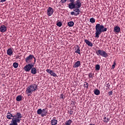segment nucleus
Wrapping results in <instances>:
<instances>
[{
	"label": "nucleus",
	"instance_id": "obj_1",
	"mask_svg": "<svg viewBox=\"0 0 125 125\" xmlns=\"http://www.w3.org/2000/svg\"><path fill=\"white\" fill-rule=\"evenodd\" d=\"M82 6V0H77L74 3L71 4V7L70 9H73V12H70L71 15L78 16L81 12V7Z\"/></svg>",
	"mask_w": 125,
	"mask_h": 125
},
{
	"label": "nucleus",
	"instance_id": "obj_2",
	"mask_svg": "<svg viewBox=\"0 0 125 125\" xmlns=\"http://www.w3.org/2000/svg\"><path fill=\"white\" fill-rule=\"evenodd\" d=\"M96 33L95 38H99V35L101 33L107 32V28H104V25L100 24V23H97L95 26Z\"/></svg>",
	"mask_w": 125,
	"mask_h": 125
},
{
	"label": "nucleus",
	"instance_id": "obj_3",
	"mask_svg": "<svg viewBox=\"0 0 125 125\" xmlns=\"http://www.w3.org/2000/svg\"><path fill=\"white\" fill-rule=\"evenodd\" d=\"M22 114L20 112H17L16 115H13V114L9 111L7 113V115L6 116L7 119L8 120H11V119H14V120H17L18 119H22Z\"/></svg>",
	"mask_w": 125,
	"mask_h": 125
},
{
	"label": "nucleus",
	"instance_id": "obj_4",
	"mask_svg": "<svg viewBox=\"0 0 125 125\" xmlns=\"http://www.w3.org/2000/svg\"><path fill=\"white\" fill-rule=\"evenodd\" d=\"M38 89V85L36 84H31L26 88V92L27 94H32L34 91Z\"/></svg>",
	"mask_w": 125,
	"mask_h": 125
},
{
	"label": "nucleus",
	"instance_id": "obj_5",
	"mask_svg": "<svg viewBox=\"0 0 125 125\" xmlns=\"http://www.w3.org/2000/svg\"><path fill=\"white\" fill-rule=\"evenodd\" d=\"M96 53L98 56H102V57H104V58H107L109 56L108 53L103 50H98L96 51Z\"/></svg>",
	"mask_w": 125,
	"mask_h": 125
},
{
	"label": "nucleus",
	"instance_id": "obj_6",
	"mask_svg": "<svg viewBox=\"0 0 125 125\" xmlns=\"http://www.w3.org/2000/svg\"><path fill=\"white\" fill-rule=\"evenodd\" d=\"M33 67H34V64L32 63H28L26 64V65L24 67L23 69L25 72H29V71H31Z\"/></svg>",
	"mask_w": 125,
	"mask_h": 125
},
{
	"label": "nucleus",
	"instance_id": "obj_7",
	"mask_svg": "<svg viewBox=\"0 0 125 125\" xmlns=\"http://www.w3.org/2000/svg\"><path fill=\"white\" fill-rule=\"evenodd\" d=\"M21 118H17V119H12L11 123L9 125H18L20 124V121H21Z\"/></svg>",
	"mask_w": 125,
	"mask_h": 125
},
{
	"label": "nucleus",
	"instance_id": "obj_8",
	"mask_svg": "<svg viewBox=\"0 0 125 125\" xmlns=\"http://www.w3.org/2000/svg\"><path fill=\"white\" fill-rule=\"evenodd\" d=\"M33 58H35V56L31 54L29 55L25 59L26 63H31V62H32V60L33 59Z\"/></svg>",
	"mask_w": 125,
	"mask_h": 125
},
{
	"label": "nucleus",
	"instance_id": "obj_9",
	"mask_svg": "<svg viewBox=\"0 0 125 125\" xmlns=\"http://www.w3.org/2000/svg\"><path fill=\"white\" fill-rule=\"evenodd\" d=\"M53 12H54V11H53V8L52 7H49L47 9V15L48 16H51L52 14H53Z\"/></svg>",
	"mask_w": 125,
	"mask_h": 125
},
{
	"label": "nucleus",
	"instance_id": "obj_10",
	"mask_svg": "<svg viewBox=\"0 0 125 125\" xmlns=\"http://www.w3.org/2000/svg\"><path fill=\"white\" fill-rule=\"evenodd\" d=\"M46 72H47V73H48V74H50V75L52 77H54L55 78H56V77H57V74L53 72V70H51L49 69H47L46 70Z\"/></svg>",
	"mask_w": 125,
	"mask_h": 125
},
{
	"label": "nucleus",
	"instance_id": "obj_11",
	"mask_svg": "<svg viewBox=\"0 0 125 125\" xmlns=\"http://www.w3.org/2000/svg\"><path fill=\"white\" fill-rule=\"evenodd\" d=\"M7 31V28L4 25H2L0 27V32L1 33H5Z\"/></svg>",
	"mask_w": 125,
	"mask_h": 125
},
{
	"label": "nucleus",
	"instance_id": "obj_12",
	"mask_svg": "<svg viewBox=\"0 0 125 125\" xmlns=\"http://www.w3.org/2000/svg\"><path fill=\"white\" fill-rule=\"evenodd\" d=\"M80 48V47L79 45H76L74 49L75 53H78V54L81 55V49Z\"/></svg>",
	"mask_w": 125,
	"mask_h": 125
},
{
	"label": "nucleus",
	"instance_id": "obj_13",
	"mask_svg": "<svg viewBox=\"0 0 125 125\" xmlns=\"http://www.w3.org/2000/svg\"><path fill=\"white\" fill-rule=\"evenodd\" d=\"M113 32L114 33H120L121 32V27L120 26H115L113 29Z\"/></svg>",
	"mask_w": 125,
	"mask_h": 125
},
{
	"label": "nucleus",
	"instance_id": "obj_14",
	"mask_svg": "<svg viewBox=\"0 0 125 125\" xmlns=\"http://www.w3.org/2000/svg\"><path fill=\"white\" fill-rule=\"evenodd\" d=\"M7 54L9 56H11L12 54H13V51L12 50V48H10L7 49Z\"/></svg>",
	"mask_w": 125,
	"mask_h": 125
},
{
	"label": "nucleus",
	"instance_id": "obj_15",
	"mask_svg": "<svg viewBox=\"0 0 125 125\" xmlns=\"http://www.w3.org/2000/svg\"><path fill=\"white\" fill-rule=\"evenodd\" d=\"M58 121L56 120V117H53V120L51 121V124L52 125H57Z\"/></svg>",
	"mask_w": 125,
	"mask_h": 125
},
{
	"label": "nucleus",
	"instance_id": "obj_16",
	"mask_svg": "<svg viewBox=\"0 0 125 125\" xmlns=\"http://www.w3.org/2000/svg\"><path fill=\"white\" fill-rule=\"evenodd\" d=\"M81 66V61H77L73 65V68H79Z\"/></svg>",
	"mask_w": 125,
	"mask_h": 125
},
{
	"label": "nucleus",
	"instance_id": "obj_17",
	"mask_svg": "<svg viewBox=\"0 0 125 125\" xmlns=\"http://www.w3.org/2000/svg\"><path fill=\"white\" fill-rule=\"evenodd\" d=\"M46 109H47V108L42 109V114H41V117H44L46 116V114H47V110H46Z\"/></svg>",
	"mask_w": 125,
	"mask_h": 125
},
{
	"label": "nucleus",
	"instance_id": "obj_18",
	"mask_svg": "<svg viewBox=\"0 0 125 125\" xmlns=\"http://www.w3.org/2000/svg\"><path fill=\"white\" fill-rule=\"evenodd\" d=\"M84 42H85V43H86L88 46H90L91 47L93 46V44H92L91 42L86 39L84 40Z\"/></svg>",
	"mask_w": 125,
	"mask_h": 125
},
{
	"label": "nucleus",
	"instance_id": "obj_19",
	"mask_svg": "<svg viewBox=\"0 0 125 125\" xmlns=\"http://www.w3.org/2000/svg\"><path fill=\"white\" fill-rule=\"evenodd\" d=\"M30 72L32 75H36L37 74V68L36 67H32Z\"/></svg>",
	"mask_w": 125,
	"mask_h": 125
},
{
	"label": "nucleus",
	"instance_id": "obj_20",
	"mask_svg": "<svg viewBox=\"0 0 125 125\" xmlns=\"http://www.w3.org/2000/svg\"><path fill=\"white\" fill-rule=\"evenodd\" d=\"M72 123H73V121H72V120L69 119L66 121L65 123V125H72Z\"/></svg>",
	"mask_w": 125,
	"mask_h": 125
},
{
	"label": "nucleus",
	"instance_id": "obj_21",
	"mask_svg": "<svg viewBox=\"0 0 125 125\" xmlns=\"http://www.w3.org/2000/svg\"><path fill=\"white\" fill-rule=\"evenodd\" d=\"M22 100V96L21 95H18L16 97V101H18V102H20Z\"/></svg>",
	"mask_w": 125,
	"mask_h": 125
},
{
	"label": "nucleus",
	"instance_id": "obj_22",
	"mask_svg": "<svg viewBox=\"0 0 125 125\" xmlns=\"http://www.w3.org/2000/svg\"><path fill=\"white\" fill-rule=\"evenodd\" d=\"M69 1H70V2H71V3H70L69 4V5H68V7H69V9H70V8L72 7V6H71V5H72V4L75 3V0H69Z\"/></svg>",
	"mask_w": 125,
	"mask_h": 125
},
{
	"label": "nucleus",
	"instance_id": "obj_23",
	"mask_svg": "<svg viewBox=\"0 0 125 125\" xmlns=\"http://www.w3.org/2000/svg\"><path fill=\"white\" fill-rule=\"evenodd\" d=\"M94 93L95 95H99L100 94V91L98 89H97L94 91Z\"/></svg>",
	"mask_w": 125,
	"mask_h": 125
},
{
	"label": "nucleus",
	"instance_id": "obj_24",
	"mask_svg": "<svg viewBox=\"0 0 125 125\" xmlns=\"http://www.w3.org/2000/svg\"><path fill=\"white\" fill-rule=\"evenodd\" d=\"M68 26H69V27H73V26H74V22L72 21L68 22Z\"/></svg>",
	"mask_w": 125,
	"mask_h": 125
},
{
	"label": "nucleus",
	"instance_id": "obj_25",
	"mask_svg": "<svg viewBox=\"0 0 125 125\" xmlns=\"http://www.w3.org/2000/svg\"><path fill=\"white\" fill-rule=\"evenodd\" d=\"M42 110L41 108H39L37 110V114L38 115H42Z\"/></svg>",
	"mask_w": 125,
	"mask_h": 125
},
{
	"label": "nucleus",
	"instance_id": "obj_26",
	"mask_svg": "<svg viewBox=\"0 0 125 125\" xmlns=\"http://www.w3.org/2000/svg\"><path fill=\"white\" fill-rule=\"evenodd\" d=\"M89 84H88V83L87 82H84V84H83V86L84 87H85V88H88V86H89Z\"/></svg>",
	"mask_w": 125,
	"mask_h": 125
},
{
	"label": "nucleus",
	"instance_id": "obj_27",
	"mask_svg": "<svg viewBox=\"0 0 125 125\" xmlns=\"http://www.w3.org/2000/svg\"><path fill=\"white\" fill-rule=\"evenodd\" d=\"M109 121H110V119H109V118H106V117H104V123H108V122H109Z\"/></svg>",
	"mask_w": 125,
	"mask_h": 125
},
{
	"label": "nucleus",
	"instance_id": "obj_28",
	"mask_svg": "<svg viewBox=\"0 0 125 125\" xmlns=\"http://www.w3.org/2000/svg\"><path fill=\"white\" fill-rule=\"evenodd\" d=\"M96 71H99L100 70V65L99 64H96L95 66Z\"/></svg>",
	"mask_w": 125,
	"mask_h": 125
},
{
	"label": "nucleus",
	"instance_id": "obj_29",
	"mask_svg": "<svg viewBox=\"0 0 125 125\" xmlns=\"http://www.w3.org/2000/svg\"><path fill=\"white\" fill-rule=\"evenodd\" d=\"M19 65V64L17 62H14L13 63V67H14V68H18Z\"/></svg>",
	"mask_w": 125,
	"mask_h": 125
},
{
	"label": "nucleus",
	"instance_id": "obj_30",
	"mask_svg": "<svg viewBox=\"0 0 125 125\" xmlns=\"http://www.w3.org/2000/svg\"><path fill=\"white\" fill-rule=\"evenodd\" d=\"M68 113L70 115H73L74 111L72 109H70L69 110H68Z\"/></svg>",
	"mask_w": 125,
	"mask_h": 125
},
{
	"label": "nucleus",
	"instance_id": "obj_31",
	"mask_svg": "<svg viewBox=\"0 0 125 125\" xmlns=\"http://www.w3.org/2000/svg\"><path fill=\"white\" fill-rule=\"evenodd\" d=\"M90 22L91 23H95V19L94 18H91L90 19Z\"/></svg>",
	"mask_w": 125,
	"mask_h": 125
},
{
	"label": "nucleus",
	"instance_id": "obj_32",
	"mask_svg": "<svg viewBox=\"0 0 125 125\" xmlns=\"http://www.w3.org/2000/svg\"><path fill=\"white\" fill-rule=\"evenodd\" d=\"M56 25L58 27H61V26H62V22H61V21H59L57 23Z\"/></svg>",
	"mask_w": 125,
	"mask_h": 125
},
{
	"label": "nucleus",
	"instance_id": "obj_33",
	"mask_svg": "<svg viewBox=\"0 0 125 125\" xmlns=\"http://www.w3.org/2000/svg\"><path fill=\"white\" fill-rule=\"evenodd\" d=\"M110 86H111L110 83H107L106 84V87L108 88V89H110Z\"/></svg>",
	"mask_w": 125,
	"mask_h": 125
},
{
	"label": "nucleus",
	"instance_id": "obj_34",
	"mask_svg": "<svg viewBox=\"0 0 125 125\" xmlns=\"http://www.w3.org/2000/svg\"><path fill=\"white\" fill-rule=\"evenodd\" d=\"M60 99L64 100V95L63 94L60 95Z\"/></svg>",
	"mask_w": 125,
	"mask_h": 125
},
{
	"label": "nucleus",
	"instance_id": "obj_35",
	"mask_svg": "<svg viewBox=\"0 0 125 125\" xmlns=\"http://www.w3.org/2000/svg\"><path fill=\"white\" fill-rule=\"evenodd\" d=\"M115 66H116V61H114L113 62V64L112 66V69H115Z\"/></svg>",
	"mask_w": 125,
	"mask_h": 125
},
{
	"label": "nucleus",
	"instance_id": "obj_36",
	"mask_svg": "<svg viewBox=\"0 0 125 125\" xmlns=\"http://www.w3.org/2000/svg\"><path fill=\"white\" fill-rule=\"evenodd\" d=\"M108 95H113V91H111L108 92Z\"/></svg>",
	"mask_w": 125,
	"mask_h": 125
},
{
	"label": "nucleus",
	"instance_id": "obj_37",
	"mask_svg": "<svg viewBox=\"0 0 125 125\" xmlns=\"http://www.w3.org/2000/svg\"><path fill=\"white\" fill-rule=\"evenodd\" d=\"M62 3H65L67 0H61Z\"/></svg>",
	"mask_w": 125,
	"mask_h": 125
},
{
	"label": "nucleus",
	"instance_id": "obj_38",
	"mask_svg": "<svg viewBox=\"0 0 125 125\" xmlns=\"http://www.w3.org/2000/svg\"><path fill=\"white\" fill-rule=\"evenodd\" d=\"M33 59H34V62L33 65H35V64H36V58L34 57V58H33Z\"/></svg>",
	"mask_w": 125,
	"mask_h": 125
},
{
	"label": "nucleus",
	"instance_id": "obj_39",
	"mask_svg": "<svg viewBox=\"0 0 125 125\" xmlns=\"http://www.w3.org/2000/svg\"><path fill=\"white\" fill-rule=\"evenodd\" d=\"M89 77L92 78V74H91V73L89 74Z\"/></svg>",
	"mask_w": 125,
	"mask_h": 125
},
{
	"label": "nucleus",
	"instance_id": "obj_40",
	"mask_svg": "<svg viewBox=\"0 0 125 125\" xmlns=\"http://www.w3.org/2000/svg\"><path fill=\"white\" fill-rule=\"evenodd\" d=\"M4 1H6V0H0V2H4Z\"/></svg>",
	"mask_w": 125,
	"mask_h": 125
},
{
	"label": "nucleus",
	"instance_id": "obj_41",
	"mask_svg": "<svg viewBox=\"0 0 125 125\" xmlns=\"http://www.w3.org/2000/svg\"><path fill=\"white\" fill-rule=\"evenodd\" d=\"M89 125H95V124H90Z\"/></svg>",
	"mask_w": 125,
	"mask_h": 125
}]
</instances>
